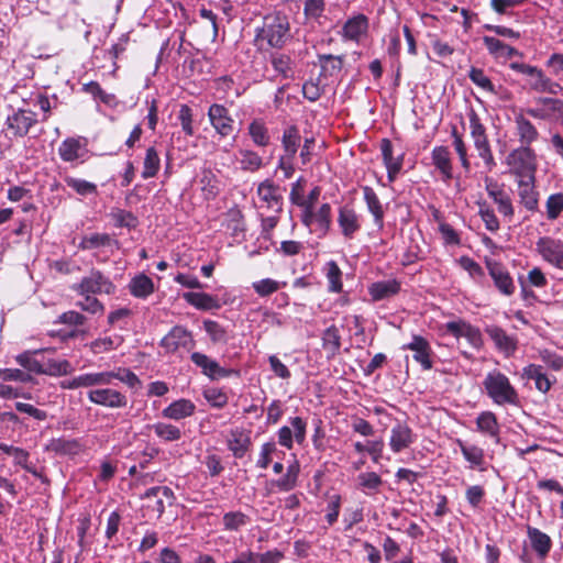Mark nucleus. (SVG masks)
<instances>
[{"label":"nucleus","mask_w":563,"mask_h":563,"mask_svg":"<svg viewBox=\"0 0 563 563\" xmlns=\"http://www.w3.org/2000/svg\"><path fill=\"white\" fill-rule=\"evenodd\" d=\"M399 289L400 284L396 279H388L372 284L368 292L374 300L378 301L396 295Z\"/></svg>","instance_id":"obj_31"},{"label":"nucleus","mask_w":563,"mask_h":563,"mask_svg":"<svg viewBox=\"0 0 563 563\" xmlns=\"http://www.w3.org/2000/svg\"><path fill=\"white\" fill-rule=\"evenodd\" d=\"M522 377L534 380L536 388L543 394L549 391L552 385L549 377L543 373L542 366L537 364L526 366L522 371Z\"/></svg>","instance_id":"obj_34"},{"label":"nucleus","mask_w":563,"mask_h":563,"mask_svg":"<svg viewBox=\"0 0 563 563\" xmlns=\"http://www.w3.org/2000/svg\"><path fill=\"white\" fill-rule=\"evenodd\" d=\"M538 254L550 265L563 271V240L542 236L536 243Z\"/></svg>","instance_id":"obj_7"},{"label":"nucleus","mask_w":563,"mask_h":563,"mask_svg":"<svg viewBox=\"0 0 563 563\" xmlns=\"http://www.w3.org/2000/svg\"><path fill=\"white\" fill-rule=\"evenodd\" d=\"M111 242V238L107 233H92L81 239L79 247L82 250H92L107 246Z\"/></svg>","instance_id":"obj_56"},{"label":"nucleus","mask_w":563,"mask_h":563,"mask_svg":"<svg viewBox=\"0 0 563 563\" xmlns=\"http://www.w3.org/2000/svg\"><path fill=\"white\" fill-rule=\"evenodd\" d=\"M90 402L111 408H124L128 405V398L124 394L109 387L91 388L87 393Z\"/></svg>","instance_id":"obj_9"},{"label":"nucleus","mask_w":563,"mask_h":563,"mask_svg":"<svg viewBox=\"0 0 563 563\" xmlns=\"http://www.w3.org/2000/svg\"><path fill=\"white\" fill-rule=\"evenodd\" d=\"M363 196L368 211L374 217V222L378 227H383L384 210L376 192L372 187L365 186L363 187Z\"/></svg>","instance_id":"obj_36"},{"label":"nucleus","mask_w":563,"mask_h":563,"mask_svg":"<svg viewBox=\"0 0 563 563\" xmlns=\"http://www.w3.org/2000/svg\"><path fill=\"white\" fill-rule=\"evenodd\" d=\"M241 159V168L249 172H255L262 166V157L249 150H241L240 151Z\"/></svg>","instance_id":"obj_60"},{"label":"nucleus","mask_w":563,"mask_h":563,"mask_svg":"<svg viewBox=\"0 0 563 563\" xmlns=\"http://www.w3.org/2000/svg\"><path fill=\"white\" fill-rule=\"evenodd\" d=\"M82 147L80 140L68 137L60 143L58 154L64 162H74L81 156Z\"/></svg>","instance_id":"obj_37"},{"label":"nucleus","mask_w":563,"mask_h":563,"mask_svg":"<svg viewBox=\"0 0 563 563\" xmlns=\"http://www.w3.org/2000/svg\"><path fill=\"white\" fill-rule=\"evenodd\" d=\"M536 178L518 180V197L519 202L528 211H538L539 206V192L536 190Z\"/></svg>","instance_id":"obj_21"},{"label":"nucleus","mask_w":563,"mask_h":563,"mask_svg":"<svg viewBox=\"0 0 563 563\" xmlns=\"http://www.w3.org/2000/svg\"><path fill=\"white\" fill-rule=\"evenodd\" d=\"M468 77L474 85L482 88L483 90L497 93L496 88L492 80L485 75L484 70L481 68L472 67L468 71Z\"/></svg>","instance_id":"obj_55"},{"label":"nucleus","mask_w":563,"mask_h":563,"mask_svg":"<svg viewBox=\"0 0 563 563\" xmlns=\"http://www.w3.org/2000/svg\"><path fill=\"white\" fill-rule=\"evenodd\" d=\"M107 375H109V384H111L113 379L124 383L130 388H135L141 384L139 377L129 368H119L117 372H107Z\"/></svg>","instance_id":"obj_57"},{"label":"nucleus","mask_w":563,"mask_h":563,"mask_svg":"<svg viewBox=\"0 0 563 563\" xmlns=\"http://www.w3.org/2000/svg\"><path fill=\"white\" fill-rule=\"evenodd\" d=\"M291 37L290 24L286 14L273 12L266 14L261 27L256 30L255 42L261 48L264 43L273 48H282Z\"/></svg>","instance_id":"obj_1"},{"label":"nucleus","mask_w":563,"mask_h":563,"mask_svg":"<svg viewBox=\"0 0 563 563\" xmlns=\"http://www.w3.org/2000/svg\"><path fill=\"white\" fill-rule=\"evenodd\" d=\"M319 63L322 75L336 76L343 67V56L320 55Z\"/></svg>","instance_id":"obj_45"},{"label":"nucleus","mask_w":563,"mask_h":563,"mask_svg":"<svg viewBox=\"0 0 563 563\" xmlns=\"http://www.w3.org/2000/svg\"><path fill=\"white\" fill-rule=\"evenodd\" d=\"M74 372V367L67 360H48L43 367V373L49 376H64Z\"/></svg>","instance_id":"obj_50"},{"label":"nucleus","mask_w":563,"mask_h":563,"mask_svg":"<svg viewBox=\"0 0 563 563\" xmlns=\"http://www.w3.org/2000/svg\"><path fill=\"white\" fill-rule=\"evenodd\" d=\"M483 385L496 405H517L519 401L518 393L510 384L509 378L499 371L489 372Z\"/></svg>","instance_id":"obj_2"},{"label":"nucleus","mask_w":563,"mask_h":563,"mask_svg":"<svg viewBox=\"0 0 563 563\" xmlns=\"http://www.w3.org/2000/svg\"><path fill=\"white\" fill-rule=\"evenodd\" d=\"M451 134L453 137V146H454L456 154L459 155L461 165L466 172H468L471 169V163L468 161L467 148L463 141V137L461 134L457 133V130L455 126L452 129Z\"/></svg>","instance_id":"obj_58"},{"label":"nucleus","mask_w":563,"mask_h":563,"mask_svg":"<svg viewBox=\"0 0 563 563\" xmlns=\"http://www.w3.org/2000/svg\"><path fill=\"white\" fill-rule=\"evenodd\" d=\"M196 406L188 399H179L163 409L162 416L167 419L180 420L194 415Z\"/></svg>","instance_id":"obj_27"},{"label":"nucleus","mask_w":563,"mask_h":563,"mask_svg":"<svg viewBox=\"0 0 563 563\" xmlns=\"http://www.w3.org/2000/svg\"><path fill=\"white\" fill-rule=\"evenodd\" d=\"M78 295L81 296L82 299L78 300L76 302V306L79 307L82 311H86L91 314L103 313L104 306L93 295H90V294H78Z\"/></svg>","instance_id":"obj_53"},{"label":"nucleus","mask_w":563,"mask_h":563,"mask_svg":"<svg viewBox=\"0 0 563 563\" xmlns=\"http://www.w3.org/2000/svg\"><path fill=\"white\" fill-rule=\"evenodd\" d=\"M184 299L200 310H216L221 307L219 300L206 292H186Z\"/></svg>","instance_id":"obj_33"},{"label":"nucleus","mask_w":563,"mask_h":563,"mask_svg":"<svg viewBox=\"0 0 563 563\" xmlns=\"http://www.w3.org/2000/svg\"><path fill=\"white\" fill-rule=\"evenodd\" d=\"M325 272L329 282V290L332 292H340L342 290V272L339 265L334 261H330L325 265Z\"/></svg>","instance_id":"obj_54"},{"label":"nucleus","mask_w":563,"mask_h":563,"mask_svg":"<svg viewBox=\"0 0 563 563\" xmlns=\"http://www.w3.org/2000/svg\"><path fill=\"white\" fill-rule=\"evenodd\" d=\"M192 363L202 369V373L212 378L228 377L232 373H235L232 369H225L221 367L216 361L211 360L203 353L194 352L190 356Z\"/></svg>","instance_id":"obj_19"},{"label":"nucleus","mask_w":563,"mask_h":563,"mask_svg":"<svg viewBox=\"0 0 563 563\" xmlns=\"http://www.w3.org/2000/svg\"><path fill=\"white\" fill-rule=\"evenodd\" d=\"M336 222L345 241L354 240L362 229L361 216L347 205L339 208Z\"/></svg>","instance_id":"obj_10"},{"label":"nucleus","mask_w":563,"mask_h":563,"mask_svg":"<svg viewBox=\"0 0 563 563\" xmlns=\"http://www.w3.org/2000/svg\"><path fill=\"white\" fill-rule=\"evenodd\" d=\"M445 331L457 340L465 339L468 345L475 350H479L483 346V336L479 329L463 320L448 322Z\"/></svg>","instance_id":"obj_11"},{"label":"nucleus","mask_w":563,"mask_h":563,"mask_svg":"<svg viewBox=\"0 0 563 563\" xmlns=\"http://www.w3.org/2000/svg\"><path fill=\"white\" fill-rule=\"evenodd\" d=\"M65 184L80 196L97 195V185L85 179L66 175Z\"/></svg>","instance_id":"obj_47"},{"label":"nucleus","mask_w":563,"mask_h":563,"mask_svg":"<svg viewBox=\"0 0 563 563\" xmlns=\"http://www.w3.org/2000/svg\"><path fill=\"white\" fill-rule=\"evenodd\" d=\"M249 134L257 146H267L269 144L268 130L262 120H253L249 125Z\"/></svg>","instance_id":"obj_43"},{"label":"nucleus","mask_w":563,"mask_h":563,"mask_svg":"<svg viewBox=\"0 0 563 563\" xmlns=\"http://www.w3.org/2000/svg\"><path fill=\"white\" fill-rule=\"evenodd\" d=\"M208 117L211 125L221 136H228L233 131V119L229 115L228 109L218 103L210 106Z\"/></svg>","instance_id":"obj_15"},{"label":"nucleus","mask_w":563,"mask_h":563,"mask_svg":"<svg viewBox=\"0 0 563 563\" xmlns=\"http://www.w3.org/2000/svg\"><path fill=\"white\" fill-rule=\"evenodd\" d=\"M404 349H408L413 352V360L421 364L422 368L428 371L432 368V362H431V346L429 342L420 336V335H413L410 343L404 346Z\"/></svg>","instance_id":"obj_20"},{"label":"nucleus","mask_w":563,"mask_h":563,"mask_svg":"<svg viewBox=\"0 0 563 563\" xmlns=\"http://www.w3.org/2000/svg\"><path fill=\"white\" fill-rule=\"evenodd\" d=\"M161 159L154 147L146 150V155L143 163L142 177L148 179L155 177L159 170Z\"/></svg>","instance_id":"obj_46"},{"label":"nucleus","mask_w":563,"mask_h":563,"mask_svg":"<svg viewBox=\"0 0 563 563\" xmlns=\"http://www.w3.org/2000/svg\"><path fill=\"white\" fill-rule=\"evenodd\" d=\"M110 217L118 228H135L137 224V218L131 212L120 208H113L110 212Z\"/></svg>","instance_id":"obj_51"},{"label":"nucleus","mask_w":563,"mask_h":563,"mask_svg":"<svg viewBox=\"0 0 563 563\" xmlns=\"http://www.w3.org/2000/svg\"><path fill=\"white\" fill-rule=\"evenodd\" d=\"M483 42L489 54L493 55L495 58L507 59L520 55L517 48L504 43L497 37L484 36Z\"/></svg>","instance_id":"obj_29"},{"label":"nucleus","mask_w":563,"mask_h":563,"mask_svg":"<svg viewBox=\"0 0 563 563\" xmlns=\"http://www.w3.org/2000/svg\"><path fill=\"white\" fill-rule=\"evenodd\" d=\"M416 441L411 428L404 422H397L390 430L389 446L394 453L408 449Z\"/></svg>","instance_id":"obj_17"},{"label":"nucleus","mask_w":563,"mask_h":563,"mask_svg":"<svg viewBox=\"0 0 563 563\" xmlns=\"http://www.w3.org/2000/svg\"><path fill=\"white\" fill-rule=\"evenodd\" d=\"M274 69L283 77L288 78L291 75V59L285 54H275L272 56Z\"/></svg>","instance_id":"obj_62"},{"label":"nucleus","mask_w":563,"mask_h":563,"mask_svg":"<svg viewBox=\"0 0 563 563\" xmlns=\"http://www.w3.org/2000/svg\"><path fill=\"white\" fill-rule=\"evenodd\" d=\"M529 87L537 92L550 95H559L563 90L560 84L547 77L540 68H537L533 76L530 77Z\"/></svg>","instance_id":"obj_24"},{"label":"nucleus","mask_w":563,"mask_h":563,"mask_svg":"<svg viewBox=\"0 0 563 563\" xmlns=\"http://www.w3.org/2000/svg\"><path fill=\"white\" fill-rule=\"evenodd\" d=\"M129 289L134 297L146 298L154 291V284L148 276L140 274L132 278Z\"/></svg>","instance_id":"obj_38"},{"label":"nucleus","mask_w":563,"mask_h":563,"mask_svg":"<svg viewBox=\"0 0 563 563\" xmlns=\"http://www.w3.org/2000/svg\"><path fill=\"white\" fill-rule=\"evenodd\" d=\"M368 20L365 15L360 14L349 19L343 26V36L351 41H358L366 33Z\"/></svg>","instance_id":"obj_32"},{"label":"nucleus","mask_w":563,"mask_h":563,"mask_svg":"<svg viewBox=\"0 0 563 563\" xmlns=\"http://www.w3.org/2000/svg\"><path fill=\"white\" fill-rule=\"evenodd\" d=\"M322 346L329 356L333 357L341 347L340 331L335 325H331L324 330L322 334Z\"/></svg>","instance_id":"obj_39"},{"label":"nucleus","mask_w":563,"mask_h":563,"mask_svg":"<svg viewBox=\"0 0 563 563\" xmlns=\"http://www.w3.org/2000/svg\"><path fill=\"white\" fill-rule=\"evenodd\" d=\"M486 266L497 289L505 296H511L515 292V284L508 269L495 261L487 262Z\"/></svg>","instance_id":"obj_14"},{"label":"nucleus","mask_w":563,"mask_h":563,"mask_svg":"<svg viewBox=\"0 0 563 563\" xmlns=\"http://www.w3.org/2000/svg\"><path fill=\"white\" fill-rule=\"evenodd\" d=\"M246 523V516L240 511L228 512L223 516V525L227 530H238Z\"/></svg>","instance_id":"obj_64"},{"label":"nucleus","mask_w":563,"mask_h":563,"mask_svg":"<svg viewBox=\"0 0 563 563\" xmlns=\"http://www.w3.org/2000/svg\"><path fill=\"white\" fill-rule=\"evenodd\" d=\"M431 157L433 165L441 173L442 179L444 181L452 179L453 172L449 148L445 146H437L432 150Z\"/></svg>","instance_id":"obj_26"},{"label":"nucleus","mask_w":563,"mask_h":563,"mask_svg":"<svg viewBox=\"0 0 563 563\" xmlns=\"http://www.w3.org/2000/svg\"><path fill=\"white\" fill-rule=\"evenodd\" d=\"M78 388H91L109 385L107 372L85 373L76 376Z\"/></svg>","instance_id":"obj_42"},{"label":"nucleus","mask_w":563,"mask_h":563,"mask_svg":"<svg viewBox=\"0 0 563 563\" xmlns=\"http://www.w3.org/2000/svg\"><path fill=\"white\" fill-rule=\"evenodd\" d=\"M300 219L311 233L324 238L331 227V206L330 203H323L318 210H302Z\"/></svg>","instance_id":"obj_5"},{"label":"nucleus","mask_w":563,"mask_h":563,"mask_svg":"<svg viewBox=\"0 0 563 563\" xmlns=\"http://www.w3.org/2000/svg\"><path fill=\"white\" fill-rule=\"evenodd\" d=\"M290 424L294 428L292 431L289 427L284 426L278 430V443L286 449L290 450L294 445V438L298 444H302L306 439V421L300 417L290 418Z\"/></svg>","instance_id":"obj_12"},{"label":"nucleus","mask_w":563,"mask_h":563,"mask_svg":"<svg viewBox=\"0 0 563 563\" xmlns=\"http://www.w3.org/2000/svg\"><path fill=\"white\" fill-rule=\"evenodd\" d=\"M476 424L479 431L487 433L498 441L499 427L495 413L492 411L482 412L476 419Z\"/></svg>","instance_id":"obj_40"},{"label":"nucleus","mask_w":563,"mask_h":563,"mask_svg":"<svg viewBox=\"0 0 563 563\" xmlns=\"http://www.w3.org/2000/svg\"><path fill=\"white\" fill-rule=\"evenodd\" d=\"M301 136L296 125L286 128L282 136V146L285 154L282 157L295 158V155L300 146Z\"/></svg>","instance_id":"obj_30"},{"label":"nucleus","mask_w":563,"mask_h":563,"mask_svg":"<svg viewBox=\"0 0 563 563\" xmlns=\"http://www.w3.org/2000/svg\"><path fill=\"white\" fill-rule=\"evenodd\" d=\"M203 328L213 343L225 344L228 342L227 331L218 322L206 320Z\"/></svg>","instance_id":"obj_59"},{"label":"nucleus","mask_w":563,"mask_h":563,"mask_svg":"<svg viewBox=\"0 0 563 563\" xmlns=\"http://www.w3.org/2000/svg\"><path fill=\"white\" fill-rule=\"evenodd\" d=\"M457 444L465 460L470 462L471 467H479L484 470V450L476 445H467L462 440H457Z\"/></svg>","instance_id":"obj_41"},{"label":"nucleus","mask_w":563,"mask_h":563,"mask_svg":"<svg viewBox=\"0 0 563 563\" xmlns=\"http://www.w3.org/2000/svg\"><path fill=\"white\" fill-rule=\"evenodd\" d=\"M73 290L77 294L111 295L115 291V286L110 278L104 276L100 271L91 269L78 284L73 286Z\"/></svg>","instance_id":"obj_6"},{"label":"nucleus","mask_w":563,"mask_h":563,"mask_svg":"<svg viewBox=\"0 0 563 563\" xmlns=\"http://www.w3.org/2000/svg\"><path fill=\"white\" fill-rule=\"evenodd\" d=\"M122 342L121 335L99 338L90 343V350L95 354L106 353L118 349Z\"/></svg>","instance_id":"obj_49"},{"label":"nucleus","mask_w":563,"mask_h":563,"mask_svg":"<svg viewBox=\"0 0 563 563\" xmlns=\"http://www.w3.org/2000/svg\"><path fill=\"white\" fill-rule=\"evenodd\" d=\"M509 172L518 180L534 179L537 172V155L530 146H520L512 150L506 157Z\"/></svg>","instance_id":"obj_3"},{"label":"nucleus","mask_w":563,"mask_h":563,"mask_svg":"<svg viewBox=\"0 0 563 563\" xmlns=\"http://www.w3.org/2000/svg\"><path fill=\"white\" fill-rule=\"evenodd\" d=\"M486 332L499 350L508 354L515 352L517 347L516 340L509 336L501 328L490 327L486 329Z\"/></svg>","instance_id":"obj_35"},{"label":"nucleus","mask_w":563,"mask_h":563,"mask_svg":"<svg viewBox=\"0 0 563 563\" xmlns=\"http://www.w3.org/2000/svg\"><path fill=\"white\" fill-rule=\"evenodd\" d=\"M143 498L148 500L146 507L152 509V511L156 514V517L159 518L165 511V501L169 505L173 504L174 493L167 486H155L147 489Z\"/></svg>","instance_id":"obj_13"},{"label":"nucleus","mask_w":563,"mask_h":563,"mask_svg":"<svg viewBox=\"0 0 563 563\" xmlns=\"http://www.w3.org/2000/svg\"><path fill=\"white\" fill-rule=\"evenodd\" d=\"M547 218L555 220L563 211V194H552L549 196L547 202Z\"/></svg>","instance_id":"obj_61"},{"label":"nucleus","mask_w":563,"mask_h":563,"mask_svg":"<svg viewBox=\"0 0 563 563\" xmlns=\"http://www.w3.org/2000/svg\"><path fill=\"white\" fill-rule=\"evenodd\" d=\"M516 133L521 146H530L539 137L537 128L521 112L515 114Z\"/></svg>","instance_id":"obj_22"},{"label":"nucleus","mask_w":563,"mask_h":563,"mask_svg":"<svg viewBox=\"0 0 563 563\" xmlns=\"http://www.w3.org/2000/svg\"><path fill=\"white\" fill-rule=\"evenodd\" d=\"M37 123L36 113L31 110L18 109L8 115L5 125L11 137H23Z\"/></svg>","instance_id":"obj_8"},{"label":"nucleus","mask_w":563,"mask_h":563,"mask_svg":"<svg viewBox=\"0 0 563 563\" xmlns=\"http://www.w3.org/2000/svg\"><path fill=\"white\" fill-rule=\"evenodd\" d=\"M478 214L483 222L485 223V228L488 231L496 232L499 229V221L494 212V210L487 205L486 201H478Z\"/></svg>","instance_id":"obj_52"},{"label":"nucleus","mask_w":563,"mask_h":563,"mask_svg":"<svg viewBox=\"0 0 563 563\" xmlns=\"http://www.w3.org/2000/svg\"><path fill=\"white\" fill-rule=\"evenodd\" d=\"M257 195L261 201L266 203L268 209L280 212L283 209V196L279 186L269 180L261 183L257 187Z\"/></svg>","instance_id":"obj_18"},{"label":"nucleus","mask_w":563,"mask_h":563,"mask_svg":"<svg viewBox=\"0 0 563 563\" xmlns=\"http://www.w3.org/2000/svg\"><path fill=\"white\" fill-rule=\"evenodd\" d=\"M527 533L532 549L539 558L544 559L552 547L551 538L547 533L533 527H528Z\"/></svg>","instance_id":"obj_28"},{"label":"nucleus","mask_w":563,"mask_h":563,"mask_svg":"<svg viewBox=\"0 0 563 563\" xmlns=\"http://www.w3.org/2000/svg\"><path fill=\"white\" fill-rule=\"evenodd\" d=\"M358 485L367 495L378 493L383 485V479L375 472L361 473L357 476Z\"/></svg>","instance_id":"obj_48"},{"label":"nucleus","mask_w":563,"mask_h":563,"mask_svg":"<svg viewBox=\"0 0 563 563\" xmlns=\"http://www.w3.org/2000/svg\"><path fill=\"white\" fill-rule=\"evenodd\" d=\"M471 137L478 156L483 159L485 167L492 172L496 166V162L490 148V144L486 134V128L482 124L475 111L468 115Z\"/></svg>","instance_id":"obj_4"},{"label":"nucleus","mask_w":563,"mask_h":563,"mask_svg":"<svg viewBox=\"0 0 563 563\" xmlns=\"http://www.w3.org/2000/svg\"><path fill=\"white\" fill-rule=\"evenodd\" d=\"M253 288L261 297H266L277 291L280 288V284L272 278H265L253 283Z\"/></svg>","instance_id":"obj_63"},{"label":"nucleus","mask_w":563,"mask_h":563,"mask_svg":"<svg viewBox=\"0 0 563 563\" xmlns=\"http://www.w3.org/2000/svg\"><path fill=\"white\" fill-rule=\"evenodd\" d=\"M227 442L229 450L238 459L243 457L251 445L249 434L240 428H235L230 431Z\"/></svg>","instance_id":"obj_25"},{"label":"nucleus","mask_w":563,"mask_h":563,"mask_svg":"<svg viewBox=\"0 0 563 563\" xmlns=\"http://www.w3.org/2000/svg\"><path fill=\"white\" fill-rule=\"evenodd\" d=\"M384 164L387 168L389 181H394L402 167V156L394 157L393 144L388 139H383L380 143Z\"/></svg>","instance_id":"obj_23"},{"label":"nucleus","mask_w":563,"mask_h":563,"mask_svg":"<svg viewBox=\"0 0 563 563\" xmlns=\"http://www.w3.org/2000/svg\"><path fill=\"white\" fill-rule=\"evenodd\" d=\"M191 344V333L180 325L174 327L161 341V346L166 353H174L179 347H189Z\"/></svg>","instance_id":"obj_16"},{"label":"nucleus","mask_w":563,"mask_h":563,"mask_svg":"<svg viewBox=\"0 0 563 563\" xmlns=\"http://www.w3.org/2000/svg\"><path fill=\"white\" fill-rule=\"evenodd\" d=\"M155 434L165 442H174L180 440L183 433L181 430L170 423L157 422L151 426Z\"/></svg>","instance_id":"obj_44"}]
</instances>
